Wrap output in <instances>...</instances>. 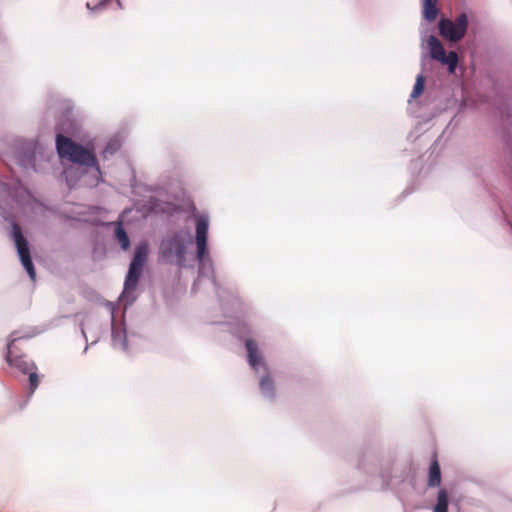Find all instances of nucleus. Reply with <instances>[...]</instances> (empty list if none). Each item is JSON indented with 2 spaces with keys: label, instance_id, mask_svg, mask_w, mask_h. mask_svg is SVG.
I'll use <instances>...</instances> for the list:
<instances>
[{
  "label": "nucleus",
  "instance_id": "nucleus-2",
  "mask_svg": "<svg viewBox=\"0 0 512 512\" xmlns=\"http://www.w3.org/2000/svg\"><path fill=\"white\" fill-rule=\"evenodd\" d=\"M24 350H29V338L20 337L13 339L8 344L6 360L9 365L17 368L22 374L27 375L29 384L32 386V371L29 362L26 360L28 356L23 354Z\"/></svg>",
  "mask_w": 512,
  "mask_h": 512
},
{
  "label": "nucleus",
  "instance_id": "nucleus-6",
  "mask_svg": "<svg viewBox=\"0 0 512 512\" xmlns=\"http://www.w3.org/2000/svg\"><path fill=\"white\" fill-rule=\"evenodd\" d=\"M12 234L20 260L28 275L32 278V259L29 253L28 242L17 223L12 225Z\"/></svg>",
  "mask_w": 512,
  "mask_h": 512
},
{
  "label": "nucleus",
  "instance_id": "nucleus-8",
  "mask_svg": "<svg viewBox=\"0 0 512 512\" xmlns=\"http://www.w3.org/2000/svg\"><path fill=\"white\" fill-rule=\"evenodd\" d=\"M141 273H142V268L130 263L129 271H128V274L126 276L125 283H124L126 291L135 290V288L138 284L139 278L141 276Z\"/></svg>",
  "mask_w": 512,
  "mask_h": 512
},
{
  "label": "nucleus",
  "instance_id": "nucleus-4",
  "mask_svg": "<svg viewBox=\"0 0 512 512\" xmlns=\"http://www.w3.org/2000/svg\"><path fill=\"white\" fill-rule=\"evenodd\" d=\"M438 26L439 33L443 38L451 42H458L466 34L468 28V19L466 14L462 13L456 17L455 21L442 18L439 21Z\"/></svg>",
  "mask_w": 512,
  "mask_h": 512
},
{
  "label": "nucleus",
  "instance_id": "nucleus-10",
  "mask_svg": "<svg viewBox=\"0 0 512 512\" xmlns=\"http://www.w3.org/2000/svg\"><path fill=\"white\" fill-rule=\"evenodd\" d=\"M246 349L248 352V361L249 364L256 369L257 366L261 363L262 357L258 350L257 344L255 341L248 339L246 340Z\"/></svg>",
  "mask_w": 512,
  "mask_h": 512
},
{
  "label": "nucleus",
  "instance_id": "nucleus-9",
  "mask_svg": "<svg viewBox=\"0 0 512 512\" xmlns=\"http://www.w3.org/2000/svg\"><path fill=\"white\" fill-rule=\"evenodd\" d=\"M441 483V470L440 465L437 460V456L434 455L429 467L428 474V486L429 487H437Z\"/></svg>",
  "mask_w": 512,
  "mask_h": 512
},
{
  "label": "nucleus",
  "instance_id": "nucleus-11",
  "mask_svg": "<svg viewBox=\"0 0 512 512\" xmlns=\"http://www.w3.org/2000/svg\"><path fill=\"white\" fill-rule=\"evenodd\" d=\"M147 256H148V244L142 243L136 247L134 257L131 261V264L143 269V266L147 260Z\"/></svg>",
  "mask_w": 512,
  "mask_h": 512
},
{
  "label": "nucleus",
  "instance_id": "nucleus-17",
  "mask_svg": "<svg viewBox=\"0 0 512 512\" xmlns=\"http://www.w3.org/2000/svg\"><path fill=\"white\" fill-rule=\"evenodd\" d=\"M112 338L115 345L119 344L123 349H127V340L124 331L113 329Z\"/></svg>",
  "mask_w": 512,
  "mask_h": 512
},
{
  "label": "nucleus",
  "instance_id": "nucleus-5",
  "mask_svg": "<svg viewBox=\"0 0 512 512\" xmlns=\"http://www.w3.org/2000/svg\"><path fill=\"white\" fill-rule=\"evenodd\" d=\"M430 56L432 59L446 64L450 73H454L458 64V55L455 51L446 54L442 43L435 37L430 36L427 41Z\"/></svg>",
  "mask_w": 512,
  "mask_h": 512
},
{
  "label": "nucleus",
  "instance_id": "nucleus-13",
  "mask_svg": "<svg viewBox=\"0 0 512 512\" xmlns=\"http://www.w3.org/2000/svg\"><path fill=\"white\" fill-rule=\"evenodd\" d=\"M259 387L263 395L271 398L274 397V383L269 375H265L260 379Z\"/></svg>",
  "mask_w": 512,
  "mask_h": 512
},
{
  "label": "nucleus",
  "instance_id": "nucleus-1",
  "mask_svg": "<svg viewBox=\"0 0 512 512\" xmlns=\"http://www.w3.org/2000/svg\"><path fill=\"white\" fill-rule=\"evenodd\" d=\"M56 148L62 160L87 168L95 167L99 171L98 161L93 149L84 147L62 134H58L56 137Z\"/></svg>",
  "mask_w": 512,
  "mask_h": 512
},
{
  "label": "nucleus",
  "instance_id": "nucleus-15",
  "mask_svg": "<svg viewBox=\"0 0 512 512\" xmlns=\"http://www.w3.org/2000/svg\"><path fill=\"white\" fill-rule=\"evenodd\" d=\"M115 237L121 245L122 249L126 250L129 248L130 240L121 224H118V226L115 229Z\"/></svg>",
  "mask_w": 512,
  "mask_h": 512
},
{
  "label": "nucleus",
  "instance_id": "nucleus-7",
  "mask_svg": "<svg viewBox=\"0 0 512 512\" xmlns=\"http://www.w3.org/2000/svg\"><path fill=\"white\" fill-rule=\"evenodd\" d=\"M208 219L199 217L196 222L197 258L202 261L207 249Z\"/></svg>",
  "mask_w": 512,
  "mask_h": 512
},
{
  "label": "nucleus",
  "instance_id": "nucleus-18",
  "mask_svg": "<svg viewBox=\"0 0 512 512\" xmlns=\"http://www.w3.org/2000/svg\"><path fill=\"white\" fill-rule=\"evenodd\" d=\"M109 1L110 0H88L86 3V7L92 12L98 11L103 9Z\"/></svg>",
  "mask_w": 512,
  "mask_h": 512
},
{
  "label": "nucleus",
  "instance_id": "nucleus-16",
  "mask_svg": "<svg viewBox=\"0 0 512 512\" xmlns=\"http://www.w3.org/2000/svg\"><path fill=\"white\" fill-rule=\"evenodd\" d=\"M424 85H425V78L422 74L418 75L416 78L415 85L413 87V91L411 93V98H417L419 97L422 92L424 91Z\"/></svg>",
  "mask_w": 512,
  "mask_h": 512
},
{
  "label": "nucleus",
  "instance_id": "nucleus-12",
  "mask_svg": "<svg viewBox=\"0 0 512 512\" xmlns=\"http://www.w3.org/2000/svg\"><path fill=\"white\" fill-rule=\"evenodd\" d=\"M437 0H423V16L429 22L436 20L438 16Z\"/></svg>",
  "mask_w": 512,
  "mask_h": 512
},
{
  "label": "nucleus",
  "instance_id": "nucleus-14",
  "mask_svg": "<svg viewBox=\"0 0 512 512\" xmlns=\"http://www.w3.org/2000/svg\"><path fill=\"white\" fill-rule=\"evenodd\" d=\"M449 496L445 489H440L437 495V503L434 512H448Z\"/></svg>",
  "mask_w": 512,
  "mask_h": 512
},
{
  "label": "nucleus",
  "instance_id": "nucleus-3",
  "mask_svg": "<svg viewBox=\"0 0 512 512\" xmlns=\"http://www.w3.org/2000/svg\"><path fill=\"white\" fill-rule=\"evenodd\" d=\"M185 249V237L176 232L161 241L160 256L166 263L176 262L182 265L185 261Z\"/></svg>",
  "mask_w": 512,
  "mask_h": 512
},
{
  "label": "nucleus",
  "instance_id": "nucleus-19",
  "mask_svg": "<svg viewBox=\"0 0 512 512\" xmlns=\"http://www.w3.org/2000/svg\"><path fill=\"white\" fill-rule=\"evenodd\" d=\"M33 383H34V390H35L37 388V385H38V376H37V374L35 372H34Z\"/></svg>",
  "mask_w": 512,
  "mask_h": 512
}]
</instances>
